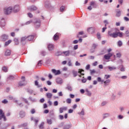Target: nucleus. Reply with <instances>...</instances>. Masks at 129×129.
Returning a JSON list of instances; mask_svg holds the SVG:
<instances>
[{"mask_svg": "<svg viewBox=\"0 0 129 129\" xmlns=\"http://www.w3.org/2000/svg\"><path fill=\"white\" fill-rule=\"evenodd\" d=\"M123 33L122 32H113L111 33V31L109 30L108 31V36L111 37V38H117L119 37L120 38L122 37V35Z\"/></svg>", "mask_w": 129, "mask_h": 129, "instance_id": "1", "label": "nucleus"}, {"mask_svg": "<svg viewBox=\"0 0 129 129\" xmlns=\"http://www.w3.org/2000/svg\"><path fill=\"white\" fill-rule=\"evenodd\" d=\"M2 118H4V121H7V118L5 115V113H4V111H3V110L0 109V119H2Z\"/></svg>", "mask_w": 129, "mask_h": 129, "instance_id": "9", "label": "nucleus"}, {"mask_svg": "<svg viewBox=\"0 0 129 129\" xmlns=\"http://www.w3.org/2000/svg\"><path fill=\"white\" fill-rule=\"evenodd\" d=\"M78 114L79 115H85V112H84V109H82L80 112H78Z\"/></svg>", "mask_w": 129, "mask_h": 129, "instance_id": "30", "label": "nucleus"}, {"mask_svg": "<svg viewBox=\"0 0 129 129\" xmlns=\"http://www.w3.org/2000/svg\"><path fill=\"white\" fill-rule=\"evenodd\" d=\"M14 42H15V45H19V39H17V38H15V39H14Z\"/></svg>", "mask_w": 129, "mask_h": 129, "instance_id": "41", "label": "nucleus"}, {"mask_svg": "<svg viewBox=\"0 0 129 129\" xmlns=\"http://www.w3.org/2000/svg\"><path fill=\"white\" fill-rule=\"evenodd\" d=\"M35 85L37 86L38 88H40L41 87L40 85H39V82H38L37 80L35 81Z\"/></svg>", "mask_w": 129, "mask_h": 129, "instance_id": "31", "label": "nucleus"}, {"mask_svg": "<svg viewBox=\"0 0 129 129\" xmlns=\"http://www.w3.org/2000/svg\"><path fill=\"white\" fill-rule=\"evenodd\" d=\"M1 39L3 42H6L7 40H9V35L7 34H3L0 36Z\"/></svg>", "mask_w": 129, "mask_h": 129, "instance_id": "6", "label": "nucleus"}, {"mask_svg": "<svg viewBox=\"0 0 129 129\" xmlns=\"http://www.w3.org/2000/svg\"><path fill=\"white\" fill-rule=\"evenodd\" d=\"M56 82L57 84H62V83H63V80L60 78H57L56 79Z\"/></svg>", "mask_w": 129, "mask_h": 129, "instance_id": "17", "label": "nucleus"}, {"mask_svg": "<svg viewBox=\"0 0 129 129\" xmlns=\"http://www.w3.org/2000/svg\"><path fill=\"white\" fill-rule=\"evenodd\" d=\"M11 50H9V49H7L6 50V51H5V56H10V55H11Z\"/></svg>", "mask_w": 129, "mask_h": 129, "instance_id": "24", "label": "nucleus"}, {"mask_svg": "<svg viewBox=\"0 0 129 129\" xmlns=\"http://www.w3.org/2000/svg\"><path fill=\"white\" fill-rule=\"evenodd\" d=\"M97 64H98V62L97 61H96L93 63L92 66H97Z\"/></svg>", "mask_w": 129, "mask_h": 129, "instance_id": "61", "label": "nucleus"}, {"mask_svg": "<svg viewBox=\"0 0 129 129\" xmlns=\"http://www.w3.org/2000/svg\"><path fill=\"white\" fill-rule=\"evenodd\" d=\"M120 71H121V72H124V71H125V70L124 69V67H123V66H122V67L120 68Z\"/></svg>", "mask_w": 129, "mask_h": 129, "instance_id": "54", "label": "nucleus"}, {"mask_svg": "<svg viewBox=\"0 0 129 129\" xmlns=\"http://www.w3.org/2000/svg\"><path fill=\"white\" fill-rule=\"evenodd\" d=\"M21 10V7H20V5H15L13 8H12V11L13 13H19V12Z\"/></svg>", "mask_w": 129, "mask_h": 129, "instance_id": "7", "label": "nucleus"}, {"mask_svg": "<svg viewBox=\"0 0 129 129\" xmlns=\"http://www.w3.org/2000/svg\"><path fill=\"white\" fill-rule=\"evenodd\" d=\"M98 46V44L93 43L92 46V48L90 49L91 53H94V52H95V49L97 48Z\"/></svg>", "mask_w": 129, "mask_h": 129, "instance_id": "11", "label": "nucleus"}, {"mask_svg": "<svg viewBox=\"0 0 129 129\" xmlns=\"http://www.w3.org/2000/svg\"><path fill=\"white\" fill-rule=\"evenodd\" d=\"M117 45L119 47H121L122 46V42L121 40H119L117 42Z\"/></svg>", "mask_w": 129, "mask_h": 129, "instance_id": "43", "label": "nucleus"}, {"mask_svg": "<svg viewBox=\"0 0 129 129\" xmlns=\"http://www.w3.org/2000/svg\"><path fill=\"white\" fill-rule=\"evenodd\" d=\"M27 37V41H33L35 36L34 35H29Z\"/></svg>", "mask_w": 129, "mask_h": 129, "instance_id": "18", "label": "nucleus"}, {"mask_svg": "<svg viewBox=\"0 0 129 129\" xmlns=\"http://www.w3.org/2000/svg\"><path fill=\"white\" fill-rule=\"evenodd\" d=\"M13 12V8L11 7H7L4 9V13L5 15H11Z\"/></svg>", "mask_w": 129, "mask_h": 129, "instance_id": "4", "label": "nucleus"}, {"mask_svg": "<svg viewBox=\"0 0 129 129\" xmlns=\"http://www.w3.org/2000/svg\"><path fill=\"white\" fill-rule=\"evenodd\" d=\"M34 121H35V125H38V122H39V119H34Z\"/></svg>", "mask_w": 129, "mask_h": 129, "instance_id": "57", "label": "nucleus"}, {"mask_svg": "<svg viewBox=\"0 0 129 129\" xmlns=\"http://www.w3.org/2000/svg\"><path fill=\"white\" fill-rule=\"evenodd\" d=\"M86 92L87 93V95L88 96H89L90 97L91 96L92 94L90 92V91H89V90H88V89H86Z\"/></svg>", "mask_w": 129, "mask_h": 129, "instance_id": "32", "label": "nucleus"}, {"mask_svg": "<svg viewBox=\"0 0 129 129\" xmlns=\"http://www.w3.org/2000/svg\"><path fill=\"white\" fill-rule=\"evenodd\" d=\"M87 32L89 34H94L95 33V28L90 27L87 29Z\"/></svg>", "mask_w": 129, "mask_h": 129, "instance_id": "10", "label": "nucleus"}, {"mask_svg": "<svg viewBox=\"0 0 129 129\" xmlns=\"http://www.w3.org/2000/svg\"><path fill=\"white\" fill-rule=\"evenodd\" d=\"M62 54L64 55V56H69L70 55V50H67L62 52Z\"/></svg>", "mask_w": 129, "mask_h": 129, "instance_id": "20", "label": "nucleus"}, {"mask_svg": "<svg viewBox=\"0 0 129 129\" xmlns=\"http://www.w3.org/2000/svg\"><path fill=\"white\" fill-rule=\"evenodd\" d=\"M24 82H24V81L19 82V83H18L19 86H24L25 85V83Z\"/></svg>", "mask_w": 129, "mask_h": 129, "instance_id": "39", "label": "nucleus"}, {"mask_svg": "<svg viewBox=\"0 0 129 129\" xmlns=\"http://www.w3.org/2000/svg\"><path fill=\"white\" fill-rule=\"evenodd\" d=\"M27 92H28V93H30V94H32L34 92L33 91V90L27 89Z\"/></svg>", "mask_w": 129, "mask_h": 129, "instance_id": "53", "label": "nucleus"}, {"mask_svg": "<svg viewBox=\"0 0 129 129\" xmlns=\"http://www.w3.org/2000/svg\"><path fill=\"white\" fill-rule=\"evenodd\" d=\"M125 37H128L129 38V31L128 30H126L125 32Z\"/></svg>", "mask_w": 129, "mask_h": 129, "instance_id": "48", "label": "nucleus"}, {"mask_svg": "<svg viewBox=\"0 0 129 129\" xmlns=\"http://www.w3.org/2000/svg\"><path fill=\"white\" fill-rule=\"evenodd\" d=\"M31 23H33V21L32 20H30L29 21H27L24 25H30V24H31Z\"/></svg>", "mask_w": 129, "mask_h": 129, "instance_id": "56", "label": "nucleus"}, {"mask_svg": "<svg viewBox=\"0 0 129 129\" xmlns=\"http://www.w3.org/2000/svg\"><path fill=\"white\" fill-rule=\"evenodd\" d=\"M123 19L125 21V22H128L129 21V18L126 17H124Z\"/></svg>", "mask_w": 129, "mask_h": 129, "instance_id": "63", "label": "nucleus"}, {"mask_svg": "<svg viewBox=\"0 0 129 129\" xmlns=\"http://www.w3.org/2000/svg\"><path fill=\"white\" fill-rule=\"evenodd\" d=\"M108 78H110V75H105L104 77V79L108 80Z\"/></svg>", "mask_w": 129, "mask_h": 129, "instance_id": "46", "label": "nucleus"}, {"mask_svg": "<svg viewBox=\"0 0 129 129\" xmlns=\"http://www.w3.org/2000/svg\"><path fill=\"white\" fill-rule=\"evenodd\" d=\"M46 96L47 98H52V96H53V95L51 93H47L46 94Z\"/></svg>", "mask_w": 129, "mask_h": 129, "instance_id": "37", "label": "nucleus"}, {"mask_svg": "<svg viewBox=\"0 0 129 129\" xmlns=\"http://www.w3.org/2000/svg\"><path fill=\"white\" fill-rule=\"evenodd\" d=\"M107 103V102L103 101L101 103V106H104V105H106Z\"/></svg>", "mask_w": 129, "mask_h": 129, "instance_id": "50", "label": "nucleus"}, {"mask_svg": "<svg viewBox=\"0 0 129 129\" xmlns=\"http://www.w3.org/2000/svg\"><path fill=\"white\" fill-rule=\"evenodd\" d=\"M2 70L4 71V72H8V68L5 66L3 68Z\"/></svg>", "mask_w": 129, "mask_h": 129, "instance_id": "47", "label": "nucleus"}, {"mask_svg": "<svg viewBox=\"0 0 129 129\" xmlns=\"http://www.w3.org/2000/svg\"><path fill=\"white\" fill-rule=\"evenodd\" d=\"M65 10V7L64 6H61L60 8V12H63Z\"/></svg>", "mask_w": 129, "mask_h": 129, "instance_id": "59", "label": "nucleus"}, {"mask_svg": "<svg viewBox=\"0 0 129 129\" xmlns=\"http://www.w3.org/2000/svg\"><path fill=\"white\" fill-rule=\"evenodd\" d=\"M44 124H45V123L44 122H42L39 125V128H44Z\"/></svg>", "mask_w": 129, "mask_h": 129, "instance_id": "40", "label": "nucleus"}, {"mask_svg": "<svg viewBox=\"0 0 129 129\" xmlns=\"http://www.w3.org/2000/svg\"><path fill=\"white\" fill-rule=\"evenodd\" d=\"M70 55L75 56L76 55V51L74 50H70Z\"/></svg>", "mask_w": 129, "mask_h": 129, "instance_id": "28", "label": "nucleus"}, {"mask_svg": "<svg viewBox=\"0 0 129 129\" xmlns=\"http://www.w3.org/2000/svg\"><path fill=\"white\" fill-rule=\"evenodd\" d=\"M66 89H67L69 91H72V87L69 84L67 85V87L66 88Z\"/></svg>", "mask_w": 129, "mask_h": 129, "instance_id": "26", "label": "nucleus"}, {"mask_svg": "<svg viewBox=\"0 0 129 129\" xmlns=\"http://www.w3.org/2000/svg\"><path fill=\"white\" fill-rule=\"evenodd\" d=\"M117 118L118 119H122V118H123V116L121 115H118L117 116Z\"/></svg>", "mask_w": 129, "mask_h": 129, "instance_id": "55", "label": "nucleus"}, {"mask_svg": "<svg viewBox=\"0 0 129 129\" xmlns=\"http://www.w3.org/2000/svg\"><path fill=\"white\" fill-rule=\"evenodd\" d=\"M8 102H9V101L6 99L2 101V103H4V104H7Z\"/></svg>", "mask_w": 129, "mask_h": 129, "instance_id": "52", "label": "nucleus"}, {"mask_svg": "<svg viewBox=\"0 0 129 129\" xmlns=\"http://www.w3.org/2000/svg\"><path fill=\"white\" fill-rule=\"evenodd\" d=\"M117 58H120L121 57V53L120 52H118L116 54Z\"/></svg>", "mask_w": 129, "mask_h": 129, "instance_id": "49", "label": "nucleus"}, {"mask_svg": "<svg viewBox=\"0 0 129 129\" xmlns=\"http://www.w3.org/2000/svg\"><path fill=\"white\" fill-rule=\"evenodd\" d=\"M28 126V123H23L21 125H19V127H26V126Z\"/></svg>", "mask_w": 129, "mask_h": 129, "instance_id": "35", "label": "nucleus"}, {"mask_svg": "<svg viewBox=\"0 0 129 129\" xmlns=\"http://www.w3.org/2000/svg\"><path fill=\"white\" fill-rule=\"evenodd\" d=\"M115 97H116L115 95L113 94L111 96V98H112V100H114L115 99Z\"/></svg>", "mask_w": 129, "mask_h": 129, "instance_id": "62", "label": "nucleus"}, {"mask_svg": "<svg viewBox=\"0 0 129 129\" xmlns=\"http://www.w3.org/2000/svg\"><path fill=\"white\" fill-rule=\"evenodd\" d=\"M59 117V119H60V120H62V119H64V116H63L62 115H59L58 116Z\"/></svg>", "mask_w": 129, "mask_h": 129, "instance_id": "51", "label": "nucleus"}, {"mask_svg": "<svg viewBox=\"0 0 129 129\" xmlns=\"http://www.w3.org/2000/svg\"><path fill=\"white\" fill-rule=\"evenodd\" d=\"M104 84L105 85V86H107L108 85H109V83H110V80L108 79L106 80V81H104Z\"/></svg>", "mask_w": 129, "mask_h": 129, "instance_id": "21", "label": "nucleus"}, {"mask_svg": "<svg viewBox=\"0 0 129 129\" xmlns=\"http://www.w3.org/2000/svg\"><path fill=\"white\" fill-rule=\"evenodd\" d=\"M64 122H61L58 125L59 127H62L64 125Z\"/></svg>", "mask_w": 129, "mask_h": 129, "instance_id": "58", "label": "nucleus"}, {"mask_svg": "<svg viewBox=\"0 0 129 129\" xmlns=\"http://www.w3.org/2000/svg\"><path fill=\"white\" fill-rule=\"evenodd\" d=\"M120 16H121V12H120V11H117L116 12V17H117V18H119V17H120Z\"/></svg>", "mask_w": 129, "mask_h": 129, "instance_id": "27", "label": "nucleus"}, {"mask_svg": "<svg viewBox=\"0 0 129 129\" xmlns=\"http://www.w3.org/2000/svg\"><path fill=\"white\" fill-rule=\"evenodd\" d=\"M28 9L29 10H30V11H36L38 8L36 6H32L30 7H29Z\"/></svg>", "mask_w": 129, "mask_h": 129, "instance_id": "22", "label": "nucleus"}, {"mask_svg": "<svg viewBox=\"0 0 129 129\" xmlns=\"http://www.w3.org/2000/svg\"><path fill=\"white\" fill-rule=\"evenodd\" d=\"M47 48L49 51H53V50H54V45L49 43L47 45Z\"/></svg>", "mask_w": 129, "mask_h": 129, "instance_id": "15", "label": "nucleus"}, {"mask_svg": "<svg viewBox=\"0 0 129 129\" xmlns=\"http://www.w3.org/2000/svg\"><path fill=\"white\" fill-rule=\"evenodd\" d=\"M0 26L1 28H3L6 26V21H5V18H0Z\"/></svg>", "mask_w": 129, "mask_h": 129, "instance_id": "12", "label": "nucleus"}, {"mask_svg": "<svg viewBox=\"0 0 129 129\" xmlns=\"http://www.w3.org/2000/svg\"><path fill=\"white\" fill-rule=\"evenodd\" d=\"M62 54H63V52H62L61 51H58L55 53V55L57 56H61V55H62Z\"/></svg>", "mask_w": 129, "mask_h": 129, "instance_id": "29", "label": "nucleus"}, {"mask_svg": "<svg viewBox=\"0 0 129 129\" xmlns=\"http://www.w3.org/2000/svg\"><path fill=\"white\" fill-rule=\"evenodd\" d=\"M46 122L47 124H52V123H53V122L52 121V119H47Z\"/></svg>", "mask_w": 129, "mask_h": 129, "instance_id": "33", "label": "nucleus"}, {"mask_svg": "<svg viewBox=\"0 0 129 129\" xmlns=\"http://www.w3.org/2000/svg\"><path fill=\"white\" fill-rule=\"evenodd\" d=\"M72 126V125H71V124H67L64 125V126L63 127V129H69Z\"/></svg>", "mask_w": 129, "mask_h": 129, "instance_id": "19", "label": "nucleus"}, {"mask_svg": "<svg viewBox=\"0 0 129 129\" xmlns=\"http://www.w3.org/2000/svg\"><path fill=\"white\" fill-rule=\"evenodd\" d=\"M51 72L53 73L55 75H59V74H61V72L60 70H56L55 69H52Z\"/></svg>", "mask_w": 129, "mask_h": 129, "instance_id": "13", "label": "nucleus"}, {"mask_svg": "<svg viewBox=\"0 0 129 129\" xmlns=\"http://www.w3.org/2000/svg\"><path fill=\"white\" fill-rule=\"evenodd\" d=\"M112 56V54L110 53H108L107 54H105L104 56V59H105V60H109V59H110V57Z\"/></svg>", "mask_w": 129, "mask_h": 129, "instance_id": "14", "label": "nucleus"}, {"mask_svg": "<svg viewBox=\"0 0 129 129\" xmlns=\"http://www.w3.org/2000/svg\"><path fill=\"white\" fill-rule=\"evenodd\" d=\"M97 38L98 39H99V41L101 40V35H100V33L99 32L97 33Z\"/></svg>", "mask_w": 129, "mask_h": 129, "instance_id": "38", "label": "nucleus"}, {"mask_svg": "<svg viewBox=\"0 0 129 129\" xmlns=\"http://www.w3.org/2000/svg\"><path fill=\"white\" fill-rule=\"evenodd\" d=\"M84 70L83 69H79L78 70V72L73 70L72 71V74H73V76L74 77H76V76H79V77H81V76H84V74L82 73H84Z\"/></svg>", "mask_w": 129, "mask_h": 129, "instance_id": "2", "label": "nucleus"}, {"mask_svg": "<svg viewBox=\"0 0 129 129\" xmlns=\"http://www.w3.org/2000/svg\"><path fill=\"white\" fill-rule=\"evenodd\" d=\"M28 16L29 18H32L33 17V14H32L31 13H28Z\"/></svg>", "mask_w": 129, "mask_h": 129, "instance_id": "64", "label": "nucleus"}, {"mask_svg": "<svg viewBox=\"0 0 129 129\" xmlns=\"http://www.w3.org/2000/svg\"><path fill=\"white\" fill-rule=\"evenodd\" d=\"M58 39H59V36L55 34L53 36L54 41H56V40H58Z\"/></svg>", "mask_w": 129, "mask_h": 129, "instance_id": "42", "label": "nucleus"}, {"mask_svg": "<svg viewBox=\"0 0 129 129\" xmlns=\"http://www.w3.org/2000/svg\"><path fill=\"white\" fill-rule=\"evenodd\" d=\"M59 113H63L64 111L63 110V109L62 108V107H60L59 108Z\"/></svg>", "mask_w": 129, "mask_h": 129, "instance_id": "60", "label": "nucleus"}, {"mask_svg": "<svg viewBox=\"0 0 129 129\" xmlns=\"http://www.w3.org/2000/svg\"><path fill=\"white\" fill-rule=\"evenodd\" d=\"M71 101H72V100H71V99H70V98H68V99H67V100H66V102H67V103H68V104H70V103H71Z\"/></svg>", "mask_w": 129, "mask_h": 129, "instance_id": "44", "label": "nucleus"}, {"mask_svg": "<svg viewBox=\"0 0 129 129\" xmlns=\"http://www.w3.org/2000/svg\"><path fill=\"white\" fill-rule=\"evenodd\" d=\"M97 80L98 81V82H103L104 81L101 80V78L100 77H98L97 79Z\"/></svg>", "mask_w": 129, "mask_h": 129, "instance_id": "45", "label": "nucleus"}, {"mask_svg": "<svg viewBox=\"0 0 129 129\" xmlns=\"http://www.w3.org/2000/svg\"><path fill=\"white\" fill-rule=\"evenodd\" d=\"M107 68L109 69V71H112L115 70V69H116V67H114V66H113V67L108 66L107 67Z\"/></svg>", "mask_w": 129, "mask_h": 129, "instance_id": "23", "label": "nucleus"}, {"mask_svg": "<svg viewBox=\"0 0 129 129\" xmlns=\"http://www.w3.org/2000/svg\"><path fill=\"white\" fill-rule=\"evenodd\" d=\"M97 6V2L96 1H92L90 2V6L88 7V10H89V11H91L92 9H96Z\"/></svg>", "mask_w": 129, "mask_h": 129, "instance_id": "3", "label": "nucleus"}, {"mask_svg": "<svg viewBox=\"0 0 129 129\" xmlns=\"http://www.w3.org/2000/svg\"><path fill=\"white\" fill-rule=\"evenodd\" d=\"M14 78L15 77L13 76L10 75L7 78V81H9V80H14Z\"/></svg>", "mask_w": 129, "mask_h": 129, "instance_id": "36", "label": "nucleus"}, {"mask_svg": "<svg viewBox=\"0 0 129 129\" xmlns=\"http://www.w3.org/2000/svg\"><path fill=\"white\" fill-rule=\"evenodd\" d=\"M110 114L108 113L104 114L103 115V119H105V118H106V117H108L109 116Z\"/></svg>", "mask_w": 129, "mask_h": 129, "instance_id": "34", "label": "nucleus"}, {"mask_svg": "<svg viewBox=\"0 0 129 129\" xmlns=\"http://www.w3.org/2000/svg\"><path fill=\"white\" fill-rule=\"evenodd\" d=\"M20 117L21 118H24L26 116V113L24 111H21L19 113Z\"/></svg>", "mask_w": 129, "mask_h": 129, "instance_id": "16", "label": "nucleus"}, {"mask_svg": "<svg viewBox=\"0 0 129 129\" xmlns=\"http://www.w3.org/2000/svg\"><path fill=\"white\" fill-rule=\"evenodd\" d=\"M34 27L36 29H39L41 26V20L40 19L37 20L34 23Z\"/></svg>", "mask_w": 129, "mask_h": 129, "instance_id": "8", "label": "nucleus"}, {"mask_svg": "<svg viewBox=\"0 0 129 129\" xmlns=\"http://www.w3.org/2000/svg\"><path fill=\"white\" fill-rule=\"evenodd\" d=\"M27 38H28L27 36H23L21 37V39H20L21 43L23 45H26L27 44V41H28Z\"/></svg>", "mask_w": 129, "mask_h": 129, "instance_id": "5", "label": "nucleus"}, {"mask_svg": "<svg viewBox=\"0 0 129 129\" xmlns=\"http://www.w3.org/2000/svg\"><path fill=\"white\" fill-rule=\"evenodd\" d=\"M12 43V40L10 39L8 41L5 42L4 44L5 47H7V46H9Z\"/></svg>", "mask_w": 129, "mask_h": 129, "instance_id": "25", "label": "nucleus"}]
</instances>
